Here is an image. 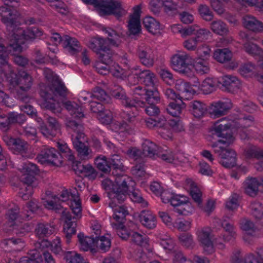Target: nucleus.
<instances>
[{
  "instance_id": "obj_44",
  "label": "nucleus",
  "mask_w": 263,
  "mask_h": 263,
  "mask_svg": "<svg viewBox=\"0 0 263 263\" xmlns=\"http://www.w3.org/2000/svg\"><path fill=\"white\" fill-rule=\"evenodd\" d=\"M210 28L214 33L220 35H227L229 32L226 24L220 20L213 21L210 24Z\"/></svg>"
},
{
  "instance_id": "obj_25",
  "label": "nucleus",
  "mask_w": 263,
  "mask_h": 263,
  "mask_svg": "<svg viewBox=\"0 0 263 263\" xmlns=\"http://www.w3.org/2000/svg\"><path fill=\"white\" fill-rule=\"evenodd\" d=\"M260 185L259 181L256 178H248L243 182L245 193L250 197H254L257 195Z\"/></svg>"
},
{
  "instance_id": "obj_8",
  "label": "nucleus",
  "mask_w": 263,
  "mask_h": 263,
  "mask_svg": "<svg viewBox=\"0 0 263 263\" xmlns=\"http://www.w3.org/2000/svg\"><path fill=\"white\" fill-rule=\"evenodd\" d=\"M111 95L115 98L120 100L121 104L127 110L130 109L133 111V109H137L138 106L144 105L142 102L128 97L123 88L119 85H114L112 88Z\"/></svg>"
},
{
  "instance_id": "obj_54",
  "label": "nucleus",
  "mask_w": 263,
  "mask_h": 263,
  "mask_svg": "<svg viewBox=\"0 0 263 263\" xmlns=\"http://www.w3.org/2000/svg\"><path fill=\"white\" fill-rule=\"evenodd\" d=\"M250 209L251 214L257 219H260L263 217V206L260 202L254 201L251 203Z\"/></svg>"
},
{
  "instance_id": "obj_30",
  "label": "nucleus",
  "mask_w": 263,
  "mask_h": 263,
  "mask_svg": "<svg viewBox=\"0 0 263 263\" xmlns=\"http://www.w3.org/2000/svg\"><path fill=\"white\" fill-rule=\"evenodd\" d=\"M62 44L64 49L72 55L77 53L80 50L79 41L76 39L69 35L64 36Z\"/></svg>"
},
{
  "instance_id": "obj_36",
  "label": "nucleus",
  "mask_w": 263,
  "mask_h": 263,
  "mask_svg": "<svg viewBox=\"0 0 263 263\" xmlns=\"http://www.w3.org/2000/svg\"><path fill=\"white\" fill-rule=\"evenodd\" d=\"M17 98L20 101L25 103L24 105L21 106V109L24 112L28 115L31 117H34L36 116L37 111L33 107L29 104L28 103L30 98L26 94H17Z\"/></svg>"
},
{
  "instance_id": "obj_40",
  "label": "nucleus",
  "mask_w": 263,
  "mask_h": 263,
  "mask_svg": "<svg viewBox=\"0 0 263 263\" xmlns=\"http://www.w3.org/2000/svg\"><path fill=\"white\" fill-rule=\"evenodd\" d=\"M35 179V175L26 173H23V175L21 178V180L23 183L27 185V186L26 187V189L27 191H29L28 192H27L22 195V198L23 199L26 200L28 199L29 196L31 195L32 190V184L33 183Z\"/></svg>"
},
{
  "instance_id": "obj_48",
  "label": "nucleus",
  "mask_w": 263,
  "mask_h": 263,
  "mask_svg": "<svg viewBox=\"0 0 263 263\" xmlns=\"http://www.w3.org/2000/svg\"><path fill=\"white\" fill-rule=\"evenodd\" d=\"M57 144L59 150L58 152L59 153V155L61 156L62 160L63 161V159H67L68 161L73 162L74 156L67 144L58 142Z\"/></svg>"
},
{
  "instance_id": "obj_37",
  "label": "nucleus",
  "mask_w": 263,
  "mask_h": 263,
  "mask_svg": "<svg viewBox=\"0 0 263 263\" xmlns=\"http://www.w3.org/2000/svg\"><path fill=\"white\" fill-rule=\"evenodd\" d=\"M81 138L78 137V136H76L74 138H72V143L79 156L84 158L88 156L89 148L83 141H81Z\"/></svg>"
},
{
  "instance_id": "obj_2",
  "label": "nucleus",
  "mask_w": 263,
  "mask_h": 263,
  "mask_svg": "<svg viewBox=\"0 0 263 263\" xmlns=\"http://www.w3.org/2000/svg\"><path fill=\"white\" fill-rule=\"evenodd\" d=\"M82 1L86 4L93 5L101 16L113 15L119 19L127 13L118 0Z\"/></svg>"
},
{
  "instance_id": "obj_12",
  "label": "nucleus",
  "mask_w": 263,
  "mask_h": 263,
  "mask_svg": "<svg viewBox=\"0 0 263 263\" xmlns=\"http://www.w3.org/2000/svg\"><path fill=\"white\" fill-rule=\"evenodd\" d=\"M9 32L8 35L10 38H11V41L12 42V40H14L13 43H18L20 45V43L19 42V40L21 39V37L27 40L34 39L42 35V31L37 27H31L24 30L17 28V26L14 32L16 34L15 36H16L18 38H15L14 36L12 35L11 31Z\"/></svg>"
},
{
  "instance_id": "obj_3",
  "label": "nucleus",
  "mask_w": 263,
  "mask_h": 263,
  "mask_svg": "<svg viewBox=\"0 0 263 263\" xmlns=\"http://www.w3.org/2000/svg\"><path fill=\"white\" fill-rule=\"evenodd\" d=\"M103 31L107 34V38L94 37L89 40L88 43V46L97 54L103 49L108 44L118 47L121 43L120 38L124 36V34L111 28H105Z\"/></svg>"
},
{
  "instance_id": "obj_19",
  "label": "nucleus",
  "mask_w": 263,
  "mask_h": 263,
  "mask_svg": "<svg viewBox=\"0 0 263 263\" xmlns=\"http://www.w3.org/2000/svg\"><path fill=\"white\" fill-rule=\"evenodd\" d=\"M80 218H78L77 216H72L71 213H66L65 214V225L64 226V231L66 238V241L69 243L71 236L76 233L77 220Z\"/></svg>"
},
{
  "instance_id": "obj_31",
  "label": "nucleus",
  "mask_w": 263,
  "mask_h": 263,
  "mask_svg": "<svg viewBox=\"0 0 263 263\" xmlns=\"http://www.w3.org/2000/svg\"><path fill=\"white\" fill-rule=\"evenodd\" d=\"M54 225L50 223H40L35 229L36 236L39 238L48 237L54 232Z\"/></svg>"
},
{
  "instance_id": "obj_62",
  "label": "nucleus",
  "mask_w": 263,
  "mask_h": 263,
  "mask_svg": "<svg viewBox=\"0 0 263 263\" xmlns=\"http://www.w3.org/2000/svg\"><path fill=\"white\" fill-rule=\"evenodd\" d=\"M183 105V103H182V105H180L173 102L169 103L166 109L168 114L173 117H178L181 112V110Z\"/></svg>"
},
{
  "instance_id": "obj_32",
  "label": "nucleus",
  "mask_w": 263,
  "mask_h": 263,
  "mask_svg": "<svg viewBox=\"0 0 263 263\" xmlns=\"http://www.w3.org/2000/svg\"><path fill=\"white\" fill-rule=\"evenodd\" d=\"M40 206L39 205L38 202L33 199L27 202L26 206L24 208L23 211L20 214V216L22 218L26 220L31 219Z\"/></svg>"
},
{
  "instance_id": "obj_20",
  "label": "nucleus",
  "mask_w": 263,
  "mask_h": 263,
  "mask_svg": "<svg viewBox=\"0 0 263 263\" xmlns=\"http://www.w3.org/2000/svg\"><path fill=\"white\" fill-rule=\"evenodd\" d=\"M218 82L222 85L224 90L234 93L240 87V82L238 78L231 75L224 76L221 78Z\"/></svg>"
},
{
  "instance_id": "obj_23",
  "label": "nucleus",
  "mask_w": 263,
  "mask_h": 263,
  "mask_svg": "<svg viewBox=\"0 0 263 263\" xmlns=\"http://www.w3.org/2000/svg\"><path fill=\"white\" fill-rule=\"evenodd\" d=\"M199 241L201 243L204 251L208 254H211L214 251V248L210 237V230L203 229L198 234Z\"/></svg>"
},
{
  "instance_id": "obj_56",
  "label": "nucleus",
  "mask_w": 263,
  "mask_h": 263,
  "mask_svg": "<svg viewBox=\"0 0 263 263\" xmlns=\"http://www.w3.org/2000/svg\"><path fill=\"white\" fill-rule=\"evenodd\" d=\"M132 240L137 245L145 247L148 244V239L145 235H142L140 233L135 232H130Z\"/></svg>"
},
{
  "instance_id": "obj_6",
  "label": "nucleus",
  "mask_w": 263,
  "mask_h": 263,
  "mask_svg": "<svg viewBox=\"0 0 263 263\" xmlns=\"http://www.w3.org/2000/svg\"><path fill=\"white\" fill-rule=\"evenodd\" d=\"M193 63V59L184 52L175 54L171 58L172 67L173 69L185 74L190 72Z\"/></svg>"
},
{
  "instance_id": "obj_38",
  "label": "nucleus",
  "mask_w": 263,
  "mask_h": 263,
  "mask_svg": "<svg viewBox=\"0 0 263 263\" xmlns=\"http://www.w3.org/2000/svg\"><path fill=\"white\" fill-rule=\"evenodd\" d=\"M12 226L14 233L19 236L25 235L32 229L31 223L25 221L14 222Z\"/></svg>"
},
{
  "instance_id": "obj_46",
  "label": "nucleus",
  "mask_w": 263,
  "mask_h": 263,
  "mask_svg": "<svg viewBox=\"0 0 263 263\" xmlns=\"http://www.w3.org/2000/svg\"><path fill=\"white\" fill-rule=\"evenodd\" d=\"M78 238L80 243L81 249L83 251H88L91 248L92 246H95L96 240L93 236L84 237V234L80 233L78 235Z\"/></svg>"
},
{
  "instance_id": "obj_58",
  "label": "nucleus",
  "mask_w": 263,
  "mask_h": 263,
  "mask_svg": "<svg viewBox=\"0 0 263 263\" xmlns=\"http://www.w3.org/2000/svg\"><path fill=\"white\" fill-rule=\"evenodd\" d=\"M112 227L117 230V235L123 240L127 239L130 237L131 230H128L123 226V223H112Z\"/></svg>"
},
{
  "instance_id": "obj_60",
  "label": "nucleus",
  "mask_w": 263,
  "mask_h": 263,
  "mask_svg": "<svg viewBox=\"0 0 263 263\" xmlns=\"http://www.w3.org/2000/svg\"><path fill=\"white\" fill-rule=\"evenodd\" d=\"M198 12L201 17L206 21H211L213 18V12L209 7L205 4H200L198 8Z\"/></svg>"
},
{
  "instance_id": "obj_5",
  "label": "nucleus",
  "mask_w": 263,
  "mask_h": 263,
  "mask_svg": "<svg viewBox=\"0 0 263 263\" xmlns=\"http://www.w3.org/2000/svg\"><path fill=\"white\" fill-rule=\"evenodd\" d=\"M7 81L13 87L17 88L23 92L28 91L33 84L32 76L24 70H20L15 73L10 66V73L6 75Z\"/></svg>"
},
{
  "instance_id": "obj_1",
  "label": "nucleus",
  "mask_w": 263,
  "mask_h": 263,
  "mask_svg": "<svg viewBox=\"0 0 263 263\" xmlns=\"http://www.w3.org/2000/svg\"><path fill=\"white\" fill-rule=\"evenodd\" d=\"M112 175L115 177L116 185L113 188V192L110 194V197L122 201L126 198V193L128 189L127 183L132 182V179L128 176L123 174V165L121 161V157L118 155H113L108 160Z\"/></svg>"
},
{
  "instance_id": "obj_33",
  "label": "nucleus",
  "mask_w": 263,
  "mask_h": 263,
  "mask_svg": "<svg viewBox=\"0 0 263 263\" xmlns=\"http://www.w3.org/2000/svg\"><path fill=\"white\" fill-rule=\"evenodd\" d=\"M99 61L104 64H110L114 60L116 54L109 47V44L97 54Z\"/></svg>"
},
{
  "instance_id": "obj_53",
  "label": "nucleus",
  "mask_w": 263,
  "mask_h": 263,
  "mask_svg": "<svg viewBox=\"0 0 263 263\" xmlns=\"http://www.w3.org/2000/svg\"><path fill=\"white\" fill-rule=\"evenodd\" d=\"M95 164L97 167L105 174H108L111 171L110 166L109 165L108 160L105 157H98L95 160Z\"/></svg>"
},
{
  "instance_id": "obj_26",
  "label": "nucleus",
  "mask_w": 263,
  "mask_h": 263,
  "mask_svg": "<svg viewBox=\"0 0 263 263\" xmlns=\"http://www.w3.org/2000/svg\"><path fill=\"white\" fill-rule=\"evenodd\" d=\"M242 20L244 26L248 29L256 32L263 31V23L255 17L246 15L243 17Z\"/></svg>"
},
{
  "instance_id": "obj_41",
  "label": "nucleus",
  "mask_w": 263,
  "mask_h": 263,
  "mask_svg": "<svg viewBox=\"0 0 263 263\" xmlns=\"http://www.w3.org/2000/svg\"><path fill=\"white\" fill-rule=\"evenodd\" d=\"M187 185L190 189V194L194 201L200 206L202 204V193L196 184L191 180H187Z\"/></svg>"
},
{
  "instance_id": "obj_28",
  "label": "nucleus",
  "mask_w": 263,
  "mask_h": 263,
  "mask_svg": "<svg viewBox=\"0 0 263 263\" xmlns=\"http://www.w3.org/2000/svg\"><path fill=\"white\" fill-rule=\"evenodd\" d=\"M6 142L7 145L14 151V153L23 154L28 149L27 142L20 138H8Z\"/></svg>"
},
{
  "instance_id": "obj_29",
  "label": "nucleus",
  "mask_w": 263,
  "mask_h": 263,
  "mask_svg": "<svg viewBox=\"0 0 263 263\" xmlns=\"http://www.w3.org/2000/svg\"><path fill=\"white\" fill-rule=\"evenodd\" d=\"M142 152L144 158H156L160 154V149L155 143L146 140L142 144Z\"/></svg>"
},
{
  "instance_id": "obj_13",
  "label": "nucleus",
  "mask_w": 263,
  "mask_h": 263,
  "mask_svg": "<svg viewBox=\"0 0 263 263\" xmlns=\"http://www.w3.org/2000/svg\"><path fill=\"white\" fill-rule=\"evenodd\" d=\"M23 48L18 43H10L6 47L4 41L0 39V66L6 65L8 64V54L13 51L16 53L22 51Z\"/></svg>"
},
{
  "instance_id": "obj_52",
  "label": "nucleus",
  "mask_w": 263,
  "mask_h": 263,
  "mask_svg": "<svg viewBox=\"0 0 263 263\" xmlns=\"http://www.w3.org/2000/svg\"><path fill=\"white\" fill-rule=\"evenodd\" d=\"M226 218L227 217L223 218L222 221L221 222V225L226 232H228L229 234L227 237L223 236L224 240L228 241L235 237L236 232L235 231V227L233 224L228 222Z\"/></svg>"
},
{
  "instance_id": "obj_17",
  "label": "nucleus",
  "mask_w": 263,
  "mask_h": 263,
  "mask_svg": "<svg viewBox=\"0 0 263 263\" xmlns=\"http://www.w3.org/2000/svg\"><path fill=\"white\" fill-rule=\"evenodd\" d=\"M256 255L249 253L246 255L244 260L239 256V252L232 256L233 263H263V248H257L255 251Z\"/></svg>"
},
{
  "instance_id": "obj_61",
  "label": "nucleus",
  "mask_w": 263,
  "mask_h": 263,
  "mask_svg": "<svg viewBox=\"0 0 263 263\" xmlns=\"http://www.w3.org/2000/svg\"><path fill=\"white\" fill-rule=\"evenodd\" d=\"M175 88L178 91V93L181 95L184 93L191 92L192 88L189 83L179 80L176 81Z\"/></svg>"
},
{
  "instance_id": "obj_4",
  "label": "nucleus",
  "mask_w": 263,
  "mask_h": 263,
  "mask_svg": "<svg viewBox=\"0 0 263 263\" xmlns=\"http://www.w3.org/2000/svg\"><path fill=\"white\" fill-rule=\"evenodd\" d=\"M232 126V121L226 117L214 123L211 129L212 134L222 138V139L218 140V143L228 146L234 142L235 138L230 131Z\"/></svg>"
},
{
  "instance_id": "obj_24",
  "label": "nucleus",
  "mask_w": 263,
  "mask_h": 263,
  "mask_svg": "<svg viewBox=\"0 0 263 263\" xmlns=\"http://www.w3.org/2000/svg\"><path fill=\"white\" fill-rule=\"evenodd\" d=\"M188 107L189 111L196 118H201L208 112V108L206 104L199 101L190 102Z\"/></svg>"
},
{
  "instance_id": "obj_14",
  "label": "nucleus",
  "mask_w": 263,
  "mask_h": 263,
  "mask_svg": "<svg viewBox=\"0 0 263 263\" xmlns=\"http://www.w3.org/2000/svg\"><path fill=\"white\" fill-rule=\"evenodd\" d=\"M110 193H108V197L110 199L108 203V206L112 208L114 212L113 218L118 222L119 223H123L125 220V217L128 214V212L124 206H118V204H121L126 199V198L121 202L117 199L114 201V198L109 196Z\"/></svg>"
},
{
  "instance_id": "obj_43",
  "label": "nucleus",
  "mask_w": 263,
  "mask_h": 263,
  "mask_svg": "<svg viewBox=\"0 0 263 263\" xmlns=\"http://www.w3.org/2000/svg\"><path fill=\"white\" fill-rule=\"evenodd\" d=\"M213 57L217 62L224 63L231 60L232 53L228 48L218 49L215 51Z\"/></svg>"
},
{
  "instance_id": "obj_11",
  "label": "nucleus",
  "mask_w": 263,
  "mask_h": 263,
  "mask_svg": "<svg viewBox=\"0 0 263 263\" xmlns=\"http://www.w3.org/2000/svg\"><path fill=\"white\" fill-rule=\"evenodd\" d=\"M0 15L2 16L1 20L7 27L8 31H11L12 35L15 38H18L15 35V30L17 27V21L16 16L12 14L7 6L0 7Z\"/></svg>"
},
{
  "instance_id": "obj_16",
  "label": "nucleus",
  "mask_w": 263,
  "mask_h": 263,
  "mask_svg": "<svg viewBox=\"0 0 263 263\" xmlns=\"http://www.w3.org/2000/svg\"><path fill=\"white\" fill-rule=\"evenodd\" d=\"M133 115L129 113H126L124 111L121 115L124 121L122 122H119L117 121H112L111 124V127L112 130L116 132H127L129 128H131V126L127 123H132L134 122L136 119V116L134 112L133 111Z\"/></svg>"
},
{
  "instance_id": "obj_63",
  "label": "nucleus",
  "mask_w": 263,
  "mask_h": 263,
  "mask_svg": "<svg viewBox=\"0 0 263 263\" xmlns=\"http://www.w3.org/2000/svg\"><path fill=\"white\" fill-rule=\"evenodd\" d=\"M194 34L196 36L193 38L198 43L208 40L209 37L211 36V33L208 29L196 28Z\"/></svg>"
},
{
  "instance_id": "obj_22",
  "label": "nucleus",
  "mask_w": 263,
  "mask_h": 263,
  "mask_svg": "<svg viewBox=\"0 0 263 263\" xmlns=\"http://www.w3.org/2000/svg\"><path fill=\"white\" fill-rule=\"evenodd\" d=\"M41 96L44 100L42 104L44 108L51 110L54 114L61 112V108L60 104L53 99L52 94L47 91H42Z\"/></svg>"
},
{
  "instance_id": "obj_50",
  "label": "nucleus",
  "mask_w": 263,
  "mask_h": 263,
  "mask_svg": "<svg viewBox=\"0 0 263 263\" xmlns=\"http://www.w3.org/2000/svg\"><path fill=\"white\" fill-rule=\"evenodd\" d=\"M196 28H198L197 26H190L187 27H183L180 25H174L172 29L174 32H179L181 36L183 37L186 36L191 35L194 34Z\"/></svg>"
},
{
  "instance_id": "obj_7",
  "label": "nucleus",
  "mask_w": 263,
  "mask_h": 263,
  "mask_svg": "<svg viewBox=\"0 0 263 263\" xmlns=\"http://www.w3.org/2000/svg\"><path fill=\"white\" fill-rule=\"evenodd\" d=\"M37 161L40 163L47 164L53 166H60L62 165L63 160L59 153L54 148L44 147L36 157Z\"/></svg>"
},
{
  "instance_id": "obj_9",
  "label": "nucleus",
  "mask_w": 263,
  "mask_h": 263,
  "mask_svg": "<svg viewBox=\"0 0 263 263\" xmlns=\"http://www.w3.org/2000/svg\"><path fill=\"white\" fill-rule=\"evenodd\" d=\"M133 69L136 71L135 73L128 76L129 82H133V78H136V80L133 82L134 83H138V82H140L146 86L152 87H154L157 83V79L156 75L150 70H138V67H134Z\"/></svg>"
},
{
  "instance_id": "obj_27",
  "label": "nucleus",
  "mask_w": 263,
  "mask_h": 263,
  "mask_svg": "<svg viewBox=\"0 0 263 263\" xmlns=\"http://www.w3.org/2000/svg\"><path fill=\"white\" fill-rule=\"evenodd\" d=\"M49 89L55 97L65 98L68 93V89L64 84L58 78L52 80Z\"/></svg>"
},
{
  "instance_id": "obj_42",
  "label": "nucleus",
  "mask_w": 263,
  "mask_h": 263,
  "mask_svg": "<svg viewBox=\"0 0 263 263\" xmlns=\"http://www.w3.org/2000/svg\"><path fill=\"white\" fill-rule=\"evenodd\" d=\"M93 100L97 99L104 104H109L111 101V98L106 91L100 87L93 88L92 93L88 94Z\"/></svg>"
},
{
  "instance_id": "obj_57",
  "label": "nucleus",
  "mask_w": 263,
  "mask_h": 263,
  "mask_svg": "<svg viewBox=\"0 0 263 263\" xmlns=\"http://www.w3.org/2000/svg\"><path fill=\"white\" fill-rule=\"evenodd\" d=\"M245 51L253 56L261 55L263 51L256 44L250 42H247L244 44Z\"/></svg>"
},
{
  "instance_id": "obj_15",
  "label": "nucleus",
  "mask_w": 263,
  "mask_h": 263,
  "mask_svg": "<svg viewBox=\"0 0 263 263\" xmlns=\"http://www.w3.org/2000/svg\"><path fill=\"white\" fill-rule=\"evenodd\" d=\"M137 54L142 64L151 67L154 64V55L151 48L144 44L138 46Z\"/></svg>"
},
{
  "instance_id": "obj_59",
  "label": "nucleus",
  "mask_w": 263,
  "mask_h": 263,
  "mask_svg": "<svg viewBox=\"0 0 263 263\" xmlns=\"http://www.w3.org/2000/svg\"><path fill=\"white\" fill-rule=\"evenodd\" d=\"M96 240L95 246L99 248L103 252L109 250L111 246V241L109 238L101 236Z\"/></svg>"
},
{
  "instance_id": "obj_47",
  "label": "nucleus",
  "mask_w": 263,
  "mask_h": 263,
  "mask_svg": "<svg viewBox=\"0 0 263 263\" xmlns=\"http://www.w3.org/2000/svg\"><path fill=\"white\" fill-rule=\"evenodd\" d=\"M143 25L147 31L153 34H155L160 27L159 22L151 16L144 17L143 20Z\"/></svg>"
},
{
  "instance_id": "obj_21",
  "label": "nucleus",
  "mask_w": 263,
  "mask_h": 263,
  "mask_svg": "<svg viewBox=\"0 0 263 263\" xmlns=\"http://www.w3.org/2000/svg\"><path fill=\"white\" fill-rule=\"evenodd\" d=\"M180 197L184 199L180 200L179 197H178L177 200L172 201V206L174 207L175 212L180 215H184L192 213L194 210V208L192 206L191 203L186 199V197L183 196Z\"/></svg>"
},
{
  "instance_id": "obj_18",
  "label": "nucleus",
  "mask_w": 263,
  "mask_h": 263,
  "mask_svg": "<svg viewBox=\"0 0 263 263\" xmlns=\"http://www.w3.org/2000/svg\"><path fill=\"white\" fill-rule=\"evenodd\" d=\"M218 157L219 163L226 168H231L236 165V153L233 149L224 147Z\"/></svg>"
},
{
  "instance_id": "obj_34",
  "label": "nucleus",
  "mask_w": 263,
  "mask_h": 263,
  "mask_svg": "<svg viewBox=\"0 0 263 263\" xmlns=\"http://www.w3.org/2000/svg\"><path fill=\"white\" fill-rule=\"evenodd\" d=\"M62 104L74 118L81 119L84 117L82 108L76 102L67 101L63 102Z\"/></svg>"
},
{
  "instance_id": "obj_51",
  "label": "nucleus",
  "mask_w": 263,
  "mask_h": 263,
  "mask_svg": "<svg viewBox=\"0 0 263 263\" xmlns=\"http://www.w3.org/2000/svg\"><path fill=\"white\" fill-rule=\"evenodd\" d=\"M144 100L146 103H159L160 101V97L158 89L155 87H153V89H147Z\"/></svg>"
},
{
  "instance_id": "obj_64",
  "label": "nucleus",
  "mask_w": 263,
  "mask_h": 263,
  "mask_svg": "<svg viewBox=\"0 0 263 263\" xmlns=\"http://www.w3.org/2000/svg\"><path fill=\"white\" fill-rule=\"evenodd\" d=\"M64 259L67 263H84L81 256L74 252L68 251L64 254Z\"/></svg>"
},
{
  "instance_id": "obj_10",
  "label": "nucleus",
  "mask_w": 263,
  "mask_h": 263,
  "mask_svg": "<svg viewBox=\"0 0 263 263\" xmlns=\"http://www.w3.org/2000/svg\"><path fill=\"white\" fill-rule=\"evenodd\" d=\"M232 107V104L229 100L214 102L208 108V113L211 117L215 119L226 115Z\"/></svg>"
},
{
  "instance_id": "obj_39",
  "label": "nucleus",
  "mask_w": 263,
  "mask_h": 263,
  "mask_svg": "<svg viewBox=\"0 0 263 263\" xmlns=\"http://www.w3.org/2000/svg\"><path fill=\"white\" fill-rule=\"evenodd\" d=\"M70 195L73 199V201L70 205L72 213L78 218H81L82 217L81 203L79 198V193L76 188L74 189L72 192L70 193Z\"/></svg>"
},
{
  "instance_id": "obj_55",
  "label": "nucleus",
  "mask_w": 263,
  "mask_h": 263,
  "mask_svg": "<svg viewBox=\"0 0 263 263\" xmlns=\"http://www.w3.org/2000/svg\"><path fill=\"white\" fill-rule=\"evenodd\" d=\"M146 89L141 86L136 87L133 89L134 98H131V99H136L138 101L142 102L144 104L143 106H138L137 109H133V110H138L140 107H144L145 106V102L143 101V99H144L145 95H146Z\"/></svg>"
},
{
  "instance_id": "obj_45",
  "label": "nucleus",
  "mask_w": 263,
  "mask_h": 263,
  "mask_svg": "<svg viewBox=\"0 0 263 263\" xmlns=\"http://www.w3.org/2000/svg\"><path fill=\"white\" fill-rule=\"evenodd\" d=\"M192 67H194L197 72L200 74L207 73L210 71L208 60L202 58H199L195 61H193Z\"/></svg>"
},
{
  "instance_id": "obj_49",
  "label": "nucleus",
  "mask_w": 263,
  "mask_h": 263,
  "mask_svg": "<svg viewBox=\"0 0 263 263\" xmlns=\"http://www.w3.org/2000/svg\"><path fill=\"white\" fill-rule=\"evenodd\" d=\"M241 229L245 232V234L243 236V239L245 241H247V237L252 235L256 230L253 222L246 219L242 220Z\"/></svg>"
},
{
  "instance_id": "obj_35",
  "label": "nucleus",
  "mask_w": 263,
  "mask_h": 263,
  "mask_svg": "<svg viewBox=\"0 0 263 263\" xmlns=\"http://www.w3.org/2000/svg\"><path fill=\"white\" fill-rule=\"evenodd\" d=\"M139 219L142 224L148 229H152L156 226V218L150 211H142L139 215Z\"/></svg>"
}]
</instances>
